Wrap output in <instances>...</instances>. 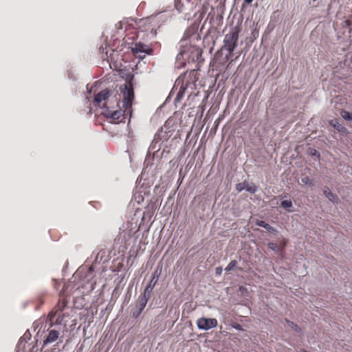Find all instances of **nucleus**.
Instances as JSON below:
<instances>
[{"label":"nucleus","instance_id":"1","mask_svg":"<svg viewBox=\"0 0 352 352\" xmlns=\"http://www.w3.org/2000/svg\"><path fill=\"white\" fill-rule=\"evenodd\" d=\"M200 40L201 36L198 33L197 25L192 24L186 30L179 43L180 51L176 57L179 67H184L186 62L190 63L198 58L200 50L197 43Z\"/></svg>","mask_w":352,"mask_h":352},{"label":"nucleus","instance_id":"2","mask_svg":"<svg viewBox=\"0 0 352 352\" xmlns=\"http://www.w3.org/2000/svg\"><path fill=\"white\" fill-rule=\"evenodd\" d=\"M66 287V283H64L62 290L60 293V300L57 305L49 314V318L51 323H57L65 324V313L64 308L66 306V297L64 294V289Z\"/></svg>","mask_w":352,"mask_h":352},{"label":"nucleus","instance_id":"3","mask_svg":"<svg viewBox=\"0 0 352 352\" xmlns=\"http://www.w3.org/2000/svg\"><path fill=\"white\" fill-rule=\"evenodd\" d=\"M239 29L235 27L229 31L224 36L223 45L221 50L228 51V54L226 55V59H229L232 56V52L236 47L239 39Z\"/></svg>","mask_w":352,"mask_h":352},{"label":"nucleus","instance_id":"4","mask_svg":"<svg viewBox=\"0 0 352 352\" xmlns=\"http://www.w3.org/2000/svg\"><path fill=\"white\" fill-rule=\"evenodd\" d=\"M178 87L179 89L175 98L176 102H179L186 93L192 94V90L195 88V84L191 78L179 76L175 84V89H177Z\"/></svg>","mask_w":352,"mask_h":352},{"label":"nucleus","instance_id":"5","mask_svg":"<svg viewBox=\"0 0 352 352\" xmlns=\"http://www.w3.org/2000/svg\"><path fill=\"white\" fill-rule=\"evenodd\" d=\"M190 1L186 0L185 3H182V0H175V8L179 12L184 14V19L189 20L192 17L196 16V12H194L195 6L192 5Z\"/></svg>","mask_w":352,"mask_h":352},{"label":"nucleus","instance_id":"6","mask_svg":"<svg viewBox=\"0 0 352 352\" xmlns=\"http://www.w3.org/2000/svg\"><path fill=\"white\" fill-rule=\"evenodd\" d=\"M129 113V110H122L120 109L119 110L113 111L108 107H106V110L104 113L105 117L109 120L111 123H119L121 122H124L125 119V115Z\"/></svg>","mask_w":352,"mask_h":352},{"label":"nucleus","instance_id":"7","mask_svg":"<svg viewBox=\"0 0 352 352\" xmlns=\"http://www.w3.org/2000/svg\"><path fill=\"white\" fill-rule=\"evenodd\" d=\"M121 91L123 94L122 107L131 113V108L134 99V91L132 85L125 84Z\"/></svg>","mask_w":352,"mask_h":352},{"label":"nucleus","instance_id":"8","mask_svg":"<svg viewBox=\"0 0 352 352\" xmlns=\"http://www.w3.org/2000/svg\"><path fill=\"white\" fill-rule=\"evenodd\" d=\"M197 327L201 330H209L217 325V320L215 318H201L197 321Z\"/></svg>","mask_w":352,"mask_h":352},{"label":"nucleus","instance_id":"9","mask_svg":"<svg viewBox=\"0 0 352 352\" xmlns=\"http://www.w3.org/2000/svg\"><path fill=\"white\" fill-rule=\"evenodd\" d=\"M94 270L92 267H89L87 270L85 268H79L74 274L75 279L79 278L82 280V286H84V283L89 281L93 277Z\"/></svg>","mask_w":352,"mask_h":352},{"label":"nucleus","instance_id":"10","mask_svg":"<svg viewBox=\"0 0 352 352\" xmlns=\"http://www.w3.org/2000/svg\"><path fill=\"white\" fill-rule=\"evenodd\" d=\"M132 52L133 54H137L138 53H145L150 54L152 50L147 45L142 43H135L134 47H132Z\"/></svg>","mask_w":352,"mask_h":352},{"label":"nucleus","instance_id":"11","mask_svg":"<svg viewBox=\"0 0 352 352\" xmlns=\"http://www.w3.org/2000/svg\"><path fill=\"white\" fill-rule=\"evenodd\" d=\"M110 96V91L108 89H103L95 95L94 102L99 105L102 101H105Z\"/></svg>","mask_w":352,"mask_h":352},{"label":"nucleus","instance_id":"12","mask_svg":"<svg viewBox=\"0 0 352 352\" xmlns=\"http://www.w3.org/2000/svg\"><path fill=\"white\" fill-rule=\"evenodd\" d=\"M160 276V272H158L157 270H156L153 275L152 279L150 281V283L148 284V285L146 287V289H148L149 290L153 292V289L155 285L157 284L159 277Z\"/></svg>","mask_w":352,"mask_h":352},{"label":"nucleus","instance_id":"13","mask_svg":"<svg viewBox=\"0 0 352 352\" xmlns=\"http://www.w3.org/2000/svg\"><path fill=\"white\" fill-rule=\"evenodd\" d=\"M58 332L57 331H55V330H51L50 332H49V334L47 337V338L45 339V343L47 344V343H52L54 341H56L57 340V338H58Z\"/></svg>","mask_w":352,"mask_h":352},{"label":"nucleus","instance_id":"14","mask_svg":"<svg viewBox=\"0 0 352 352\" xmlns=\"http://www.w3.org/2000/svg\"><path fill=\"white\" fill-rule=\"evenodd\" d=\"M208 3L207 1H204L203 3L199 5L198 7H201V8L197 11L199 13V18H202L203 16L206 14L208 8Z\"/></svg>","mask_w":352,"mask_h":352},{"label":"nucleus","instance_id":"15","mask_svg":"<svg viewBox=\"0 0 352 352\" xmlns=\"http://www.w3.org/2000/svg\"><path fill=\"white\" fill-rule=\"evenodd\" d=\"M330 124L336 129L339 132L344 133L346 131V129L340 124L336 120H331Z\"/></svg>","mask_w":352,"mask_h":352},{"label":"nucleus","instance_id":"16","mask_svg":"<svg viewBox=\"0 0 352 352\" xmlns=\"http://www.w3.org/2000/svg\"><path fill=\"white\" fill-rule=\"evenodd\" d=\"M340 115L344 120H352V112H349L344 109H341L340 111Z\"/></svg>","mask_w":352,"mask_h":352},{"label":"nucleus","instance_id":"17","mask_svg":"<svg viewBox=\"0 0 352 352\" xmlns=\"http://www.w3.org/2000/svg\"><path fill=\"white\" fill-rule=\"evenodd\" d=\"M256 225L260 226V227H262V228H265V230H267L269 232L274 230V228L272 226H271L269 223H267L264 221H257L256 222Z\"/></svg>","mask_w":352,"mask_h":352},{"label":"nucleus","instance_id":"18","mask_svg":"<svg viewBox=\"0 0 352 352\" xmlns=\"http://www.w3.org/2000/svg\"><path fill=\"white\" fill-rule=\"evenodd\" d=\"M285 321L287 323V324L288 325V327H290L294 331H295L296 332L299 333L301 331V329L297 324H296L294 322L289 320L287 318L285 319Z\"/></svg>","mask_w":352,"mask_h":352},{"label":"nucleus","instance_id":"19","mask_svg":"<svg viewBox=\"0 0 352 352\" xmlns=\"http://www.w3.org/2000/svg\"><path fill=\"white\" fill-rule=\"evenodd\" d=\"M151 293L152 291L145 288L143 294L140 296L139 298L147 302L151 297Z\"/></svg>","mask_w":352,"mask_h":352},{"label":"nucleus","instance_id":"20","mask_svg":"<svg viewBox=\"0 0 352 352\" xmlns=\"http://www.w3.org/2000/svg\"><path fill=\"white\" fill-rule=\"evenodd\" d=\"M245 190L250 193H255L257 190L256 186L253 183H245Z\"/></svg>","mask_w":352,"mask_h":352},{"label":"nucleus","instance_id":"21","mask_svg":"<svg viewBox=\"0 0 352 352\" xmlns=\"http://www.w3.org/2000/svg\"><path fill=\"white\" fill-rule=\"evenodd\" d=\"M281 207H283L285 209H287L288 212H292V210L290 208H292V202L291 200H284L282 201L280 203Z\"/></svg>","mask_w":352,"mask_h":352},{"label":"nucleus","instance_id":"22","mask_svg":"<svg viewBox=\"0 0 352 352\" xmlns=\"http://www.w3.org/2000/svg\"><path fill=\"white\" fill-rule=\"evenodd\" d=\"M238 262L236 260L231 261L227 267L225 268V270L228 272L233 270L237 266Z\"/></svg>","mask_w":352,"mask_h":352},{"label":"nucleus","instance_id":"23","mask_svg":"<svg viewBox=\"0 0 352 352\" xmlns=\"http://www.w3.org/2000/svg\"><path fill=\"white\" fill-rule=\"evenodd\" d=\"M324 193L325 194L326 197L331 201H334V199L336 198V195L329 189L327 188L324 191Z\"/></svg>","mask_w":352,"mask_h":352},{"label":"nucleus","instance_id":"24","mask_svg":"<svg viewBox=\"0 0 352 352\" xmlns=\"http://www.w3.org/2000/svg\"><path fill=\"white\" fill-rule=\"evenodd\" d=\"M147 302L140 299L138 300V302L137 305V308L140 309V311H143L144 309L145 308Z\"/></svg>","mask_w":352,"mask_h":352},{"label":"nucleus","instance_id":"25","mask_svg":"<svg viewBox=\"0 0 352 352\" xmlns=\"http://www.w3.org/2000/svg\"><path fill=\"white\" fill-rule=\"evenodd\" d=\"M301 182L305 185L311 186L312 180L309 177H304L301 178Z\"/></svg>","mask_w":352,"mask_h":352},{"label":"nucleus","instance_id":"26","mask_svg":"<svg viewBox=\"0 0 352 352\" xmlns=\"http://www.w3.org/2000/svg\"><path fill=\"white\" fill-rule=\"evenodd\" d=\"M268 247H269V248H270L272 250H273L274 252H278L279 250V247L278 246V245L273 242L269 243Z\"/></svg>","mask_w":352,"mask_h":352},{"label":"nucleus","instance_id":"27","mask_svg":"<svg viewBox=\"0 0 352 352\" xmlns=\"http://www.w3.org/2000/svg\"><path fill=\"white\" fill-rule=\"evenodd\" d=\"M236 189L239 192H241V191H242L243 190L245 189V182H243V183H239V184H236Z\"/></svg>","mask_w":352,"mask_h":352},{"label":"nucleus","instance_id":"28","mask_svg":"<svg viewBox=\"0 0 352 352\" xmlns=\"http://www.w3.org/2000/svg\"><path fill=\"white\" fill-rule=\"evenodd\" d=\"M67 78L69 79H72L73 80H75L76 79V76L72 70H67Z\"/></svg>","mask_w":352,"mask_h":352},{"label":"nucleus","instance_id":"29","mask_svg":"<svg viewBox=\"0 0 352 352\" xmlns=\"http://www.w3.org/2000/svg\"><path fill=\"white\" fill-rule=\"evenodd\" d=\"M104 254H105V252H104V250H100V251L98 253V254H97V256H96V261H98L99 260V256L102 257ZM101 260H102V258H100V261Z\"/></svg>","mask_w":352,"mask_h":352},{"label":"nucleus","instance_id":"30","mask_svg":"<svg viewBox=\"0 0 352 352\" xmlns=\"http://www.w3.org/2000/svg\"><path fill=\"white\" fill-rule=\"evenodd\" d=\"M142 311H140V309L136 308V310L133 313V317L137 318Z\"/></svg>","mask_w":352,"mask_h":352},{"label":"nucleus","instance_id":"31","mask_svg":"<svg viewBox=\"0 0 352 352\" xmlns=\"http://www.w3.org/2000/svg\"><path fill=\"white\" fill-rule=\"evenodd\" d=\"M223 269L221 267H218L215 269V272L217 275H221L222 274Z\"/></svg>","mask_w":352,"mask_h":352},{"label":"nucleus","instance_id":"32","mask_svg":"<svg viewBox=\"0 0 352 352\" xmlns=\"http://www.w3.org/2000/svg\"><path fill=\"white\" fill-rule=\"evenodd\" d=\"M54 287L56 289H58L59 286H60V283L57 280H56V279H54Z\"/></svg>","mask_w":352,"mask_h":352},{"label":"nucleus","instance_id":"33","mask_svg":"<svg viewBox=\"0 0 352 352\" xmlns=\"http://www.w3.org/2000/svg\"><path fill=\"white\" fill-rule=\"evenodd\" d=\"M46 296L45 294H41L38 296L39 300H41V303L43 302V298Z\"/></svg>","mask_w":352,"mask_h":352},{"label":"nucleus","instance_id":"34","mask_svg":"<svg viewBox=\"0 0 352 352\" xmlns=\"http://www.w3.org/2000/svg\"><path fill=\"white\" fill-rule=\"evenodd\" d=\"M253 0H244V3L246 4H250Z\"/></svg>","mask_w":352,"mask_h":352},{"label":"nucleus","instance_id":"35","mask_svg":"<svg viewBox=\"0 0 352 352\" xmlns=\"http://www.w3.org/2000/svg\"><path fill=\"white\" fill-rule=\"evenodd\" d=\"M235 329H239V330H241L242 329V327L240 324H236V326L235 327Z\"/></svg>","mask_w":352,"mask_h":352},{"label":"nucleus","instance_id":"36","mask_svg":"<svg viewBox=\"0 0 352 352\" xmlns=\"http://www.w3.org/2000/svg\"><path fill=\"white\" fill-rule=\"evenodd\" d=\"M95 284H96V283H91V290H93L94 289V285H95Z\"/></svg>","mask_w":352,"mask_h":352},{"label":"nucleus","instance_id":"37","mask_svg":"<svg viewBox=\"0 0 352 352\" xmlns=\"http://www.w3.org/2000/svg\"><path fill=\"white\" fill-rule=\"evenodd\" d=\"M316 153H318V152L316 151V150H314V152H312V153H311V154H312L313 155H316Z\"/></svg>","mask_w":352,"mask_h":352},{"label":"nucleus","instance_id":"38","mask_svg":"<svg viewBox=\"0 0 352 352\" xmlns=\"http://www.w3.org/2000/svg\"><path fill=\"white\" fill-rule=\"evenodd\" d=\"M350 61L352 63V54H351V56L350 57Z\"/></svg>","mask_w":352,"mask_h":352},{"label":"nucleus","instance_id":"39","mask_svg":"<svg viewBox=\"0 0 352 352\" xmlns=\"http://www.w3.org/2000/svg\"><path fill=\"white\" fill-rule=\"evenodd\" d=\"M302 352H308V351H305V350H302Z\"/></svg>","mask_w":352,"mask_h":352}]
</instances>
